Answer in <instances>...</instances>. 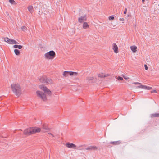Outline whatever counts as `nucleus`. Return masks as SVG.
<instances>
[{
    "instance_id": "f257e3e1",
    "label": "nucleus",
    "mask_w": 159,
    "mask_h": 159,
    "mask_svg": "<svg viewBox=\"0 0 159 159\" xmlns=\"http://www.w3.org/2000/svg\"><path fill=\"white\" fill-rule=\"evenodd\" d=\"M40 89L43 91L42 92L39 90H37L36 92V96L39 98L43 101L47 100V96H51L52 94V92L46 86L43 84H40L38 86Z\"/></svg>"
},
{
    "instance_id": "f03ea898",
    "label": "nucleus",
    "mask_w": 159,
    "mask_h": 159,
    "mask_svg": "<svg viewBox=\"0 0 159 159\" xmlns=\"http://www.w3.org/2000/svg\"><path fill=\"white\" fill-rule=\"evenodd\" d=\"M13 93L17 97L20 96L22 94V89L20 84L17 82L11 83L10 85Z\"/></svg>"
},
{
    "instance_id": "7ed1b4c3",
    "label": "nucleus",
    "mask_w": 159,
    "mask_h": 159,
    "mask_svg": "<svg viewBox=\"0 0 159 159\" xmlns=\"http://www.w3.org/2000/svg\"><path fill=\"white\" fill-rule=\"evenodd\" d=\"M56 57V53L53 50L50 51L44 55V57L45 59L49 60L53 59Z\"/></svg>"
},
{
    "instance_id": "20e7f679",
    "label": "nucleus",
    "mask_w": 159,
    "mask_h": 159,
    "mask_svg": "<svg viewBox=\"0 0 159 159\" xmlns=\"http://www.w3.org/2000/svg\"><path fill=\"white\" fill-rule=\"evenodd\" d=\"M4 41L8 43L11 44H16L18 43L16 40L12 39H9L7 37L4 38Z\"/></svg>"
},
{
    "instance_id": "39448f33",
    "label": "nucleus",
    "mask_w": 159,
    "mask_h": 159,
    "mask_svg": "<svg viewBox=\"0 0 159 159\" xmlns=\"http://www.w3.org/2000/svg\"><path fill=\"white\" fill-rule=\"evenodd\" d=\"M39 80L42 83H48V82H50L52 81V80L50 79L47 78L45 76L41 77L39 79Z\"/></svg>"
},
{
    "instance_id": "423d86ee",
    "label": "nucleus",
    "mask_w": 159,
    "mask_h": 159,
    "mask_svg": "<svg viewBox=\"0 0 159 159\" xmlns=\"http://www.w3.org/2000/svg\"><path fill=\"white\" fill-rule=\"evenodd\" d=\"M32 127L27 128L24 131V134L26 135H30L33 134Z\"/></svg>"
},
{
    "instance_id": "0eeeda50",
    "label": "nucleus",
    "mask_w": 159,
    "mask_h": 159,
    "mask_svg": "<svg viewBox=\"0 0 159 159\" xmlns=\"http://www.w3.org/2000/svg\"><path fill=\"white\" fill-rule=\"evenodd\" d=\"M65 145L66 147L70 148H73L74 149H76V146L72 143H66Z\"/></svg>"
},
{
    "instance_id": "6e6552de",
    "label": "nucleus",
    "mask_w": 159,
    "mask_h": 159,
    "mask_svg": "<svg viewBox=\"0 0 159 159\" xmlns=\"http://www.w3.org/2000/svg\"><path fill=\"white\" fill-rule=\"evenodd\" d=\"M112 49L115 53L117 54L119 52L118 47L116 43H114L112 44Z\"/></svg>"
},
{
    "instance_id": "1a4fd4ad",
    "label": "nucleus",
    "mask_w": 159,
    "mask_h": 159,
    "mask_svg": "<svg viewBox=\"0 0 159 159\" xmlns=\"http://www.w3.org/2000/svg\"><path fill=\"white\" fill-rule=\"evenodd\" d=\"M87 20L86 16L84 15L79 17L78 19V21L80 23H82L84 21H86Z\"/></svg>"
},
{
    "instance_id": "9d476101",
    "label": "nucleus",
    "mask_w": 159,
    "mask_h": 159,
    "mask_svg": "<svg viewBox=\"0 0 159 159\" xmlns=\"http://www.w3.org/2000/svg\"><path fill=\"white\" fill-rule=\"evenodd\" d=\"M42 129V131L43 132H47L49 130L50 128L48 127L47 125L46 124H44L43 125Z\"/></svg>"
},
{
    "instance_id": "9b49d317",
    "label": "nucleus",
    "mask_w": 159,
    "mask_h": 159,
    "mask_svg": "<svg viewBox=\"0 0 159 159\" xmlns=\"http://www.w3.org/2000/svg\"><path fill=\"white\" fill-rule=\"evenodd\" d=\"M33 134L37 133H39L41 131V129L38 127H32Z\"/></svg>"
},
{
    "instance_id": "f8f14e48",
    "label": "nucleus",
    "mask_w": 159,
    "mask_h": 159,
    "mask_svg": "<svg viewBox=\"0 0 159 159\" xmlns=\"http://www.w3.org/2000/svg\"><path fill=\"white\" fill-rule=\"evenodd\" d=\"M130 49L133 53H135L137 52V47L134 45H132L130 47Z\"/></svg>"
},
{
    "instance_id": "ddd939ff",
    "label": "nucleus",
    "mask_w": 159,
    "mask_h": 159,
    "mask_svg": "<svg viewBox=\"0 0 159 159\" xmlns=\"http://www.w3.org/2000/svg\"><path fill=\"white\" fill-rule=\"evenodd\" d=\"M68 76H76L78 75V73L72 71H68Z\"/></svg>"
},
{
    "instance_id": "4468645a",
    "label": "nucleus",
    "mask_w": 159,
    "mask_h": 159,
    "mask_svg": "<svg viewBox=\"0 0 159 159\" xmlns=\"http://www.w3.org/2000/svg\"><path fill=\"white\" fill-rule=\"evenodd\" d=\"M98 75L100 77H105L109 76L108 74H105L103 73H100L98 74Z\"/></svg>"
},
{
    "instance_id": "2eb2a0df",
    "label": "nucleus",
    "mask_w": 159,
    "mask_h": 159,
    "mask_svg": "<svg viewBox=\"0 0 159 159\" xmlns=\"http://www.w3.org/2000/svg\"><path fill=\"white\" fill-rule=\"evenodd\" d=\"M98 148L95 146H89L86 149L87 150H96Z\"/></svg>"
},
{
    "instance_id": "dca6fc26",
    "label": "nucleus",
    "mask_w": 159,
    "mask_h": 159,
    "mask_svg": "<svg viewBox=\"0 0 159 159\" xmlns=\"http://www.w3.org/2000/svg\"><path fill=\"white\" fill-rule=\"evenodd\" d=\"M89 25L87 22H84L83 25V28L84 29H86L89 28Z\"/></svg>"
},
{
    "instance_id": "f3484780",
    "label": "nucleus",
    "mask_w": 159,
    "mask_h": 159,
    "mask_svg": "<svg viewBox=\"0 0 159 159\" xmlns=\"http://www.w3.org/2000/svg\"><path fill=\"white\" fill-rule=\"evenodd\" d=\"M150 117L152 118L159 117V113H154L150 115Z\"/></svg>"
},
{
    "instance_id": "a211bd4d",
    "label": "nucleus",
    "mask_w": 159,
    "mask_h": 159,
    "mask_svg": "<svg viewBox=\"0 0 159 159\" xmlns=\"http://www.w3.org/2000/svg\"><path fill=\"white\" fill-rule=\"evenodd\" d=\"M33 7L32 6H29L28 7V11L31 13H32L33 12Z\"/></svg>"
},
{
    "instance_id": "6ab92c4d",
    "label": "nucleus",
    "mask_w": 159,
    "mask_h": 159,
    "mask_svg": "<svg viewBox=\"0 0 159 159\" xmlns=\"http://www.w3.org/2000/svg\"><path fill=\"white\" fill-rule=\"evenodd\" d=\"M152 88L150 86H147L145 85H143V89H146L150 90L152 89Z\"/></svg>"
},
{
    "instance_id": "aec40b11",
    "label": "nucleus",
    "mask_w": 159,
    "mask_h": 159,
    "mask_svg": "<svg viewBox=\"0 0 159 159\" xmlns=\"http://www.w3.org/2000/svg\"><path fill=\"white\" fill-rule=\"evenodd\" d=\"M14 48H18L19 49H21L22 48V46L20 45H15L13 46Z\"/></svg>"
},
{
    "instance_id": "412c9836",
    "label": "nucleus",
    "mask_w": 159,
    "mask_h": 159,
    "mask_svg": "<svg viewBox=\"0 0 159 159\" xmlns=\"http://www.w3.org/2000/svg\"><path fill=\"white\" fill-rule=\"evenodd\" d=\"M15 54L17 55H19L20 54V51L17 49H15L14 50Z\"/></svg>"
},
{
    "instance_id": "4be33fe9",
    "label": "nucleus",
    "mask_w": 159,
    "mask_h": 159,
    "mask_svg": "<svg viewBox=\"0 0 159 159\" xmlns=\"http://www.w3.org/2000/svg\"><path fill=\"white\" fill-rule=\"evenodd\" d=\"M68 71H65L62 74L63 76L65 77H66L68 76Z\"/></svg>"
},
{
    "instance_id": "5701e85b",
    "label": "nucleus",
    "mask_w": 159,
    "mask_h": 159,
    "mask_svg": "<svg viewBox=\"0 0 159 159\" xmlns=\"http://www.w3.org/2000/svg\"><path fill=\"white\" fill-rule=\"evenodd\" d=\"M93 79L94 78L93 76H89L87 78L86 80L89 81H90L93 80Z\"/></svg>"
},
{
    "instance_id": "b1692460",
    "label": "nucleus",
    "mask_w": 159,
    "mask_h": 159,
    "mask_svg": "<svg viewBox=\"0 0 159 159\" xmlns=\"http://www.w3.org/2000/svg\"><path fill=\"white\" fill-rule=\"evenodd\" d=\"M21 29L24 32H26L27 30V28L25 26H22L21 28Z\"/></svg>"
},
{
    "instance_id": "393cba45",
    "label": "nucleus",
    "mask_w": 159,
    "mask_h": 159,
    "mask_svg": "<svg viewBox=\"0 0 159 159\" xmlns=\"http://www.w3.org/2000/svg\"><path fill=\"white\" fill-rule=\"evenodd\" d=\"M9 2L11 4H16V3L14 0H9Z\"/></svg>"
},
{
    "instance_id": "a878e982",
    "label": "nucleus",
    "mask_w": 159,
    "mask_h": 159,
    "mask_svg": "<svg viewBox=\"0 0 159 159\" xmlns=\"http://www.w3.org/2000/svg\"><path fill=\"white\" fill-rule=\"evenodd\" d=\"M109 20H113L114 19V17L113 16H111L108 17Z\"/></svg>"
},
{
    "instance_id": "bb28decb",
    "label": "nucleus",
    "mask_w": 159,
    "mask_h": 159,
    "mask_svg": "<svg viewBox=\"0 0 159 159\" xmlns=\"http://www.w3.org/2000/svg\"><path fill=\"white\" fill-rule=\"evenodd\" d=\"M111 144H113L115 145L118 144L120 143L119 142H111Z\"/></svg>"
},
{
    "instance_id": "cd10ccee",
    "label": "nucleus",
    "mask_w": 159,
    "mask_h": 159,
    "mask_svg": "<svg viewBox=\"0 0 159 159\" xmlns=\"http://www.w3.org/2000/svg\"><path fill=\"white\" fill-rule=\"evenodd\" d=\"M123 77L124 79L125 80H127L129 79V77L127 75H123Z\"/></svg>"
},
{
    "instance_id": "c85d7f7f",
    "label": "nucleus",
    "mask_w": 159,
    "mask_h": 159,
    "mask_svg": "<svg viewBox=\"0 0 159 159\" xmlns=\"http://www.w3.org/2000/svg\"><path fill=\"white\" fill-rule=\"evenodd\" d=\"M119 20L120 21L122 22V23H124V21H125V19L124 18H120L119 19Z\"/></svg>"
},
{
    "instance_id": "c756f323",
    "label": "nucleus",
    "mask_w": 159,
    "mask_h": 159,
    "mask_svg": "<svg viewBox=\"0 0 159 159\" xmlns=\"http://www.w3.org/2000/svg\"><path fill=\"white\" fill-rule=\"evenodd\" d=\"M117 79L118 80H123V78L122 77H121L120 76H119L117 78Z\"/></svg>"
},
{
    "instance_id": "7c9ffc66",
    "label": "nucleus",
    "mask_w": 159,
    "mask_h": 159,
    "mask_svg": "<svg viewBox=\"0 0 159 159\" xmlns=\"http://www.w3.org/2000/svg\"><path fill=\"white\" fill-rule=\"evenodd\" d=\"M151 93H157V91L155 90H152V91H151Z\"/></svg>"
},
{
    "instance_id": "2f4dec72",
    "label": "nucleus",
    "mask_w": 159,
    "mask_h": 159,
    "mask_svg": "<svg viewBox=\"0 0 159 159\" xmlns=\"http://www.w3.org/2000/svg\"><path fill=\"white\" fill-rule=\"evenodd\" d=\"M133 84H141V83L138 82H134Z\"/></svg>"
},
{
    "instance_id": "473e14b6",
    "label": "nucleus",
    "mask_w": 159,
    "mask_h": 159,
    "mask_svg": "<svg viewBox=\"0 0 159 159\" xmlns=\"http://www.w3.org/2000/svg\"><path fill=\"white\" fill-rule=\"evenodd\" d=\"M143 85H140V86H138L136 88H137L143 89Z\"/></svg>"
},
{
    "instance_id": "72a5a7b5",
    "label": "nucleus",
    "mask_w": 159,
    "mask_h": 159,
    "mask_svg": "<svg viewBox=\"0 0 159 159\" xmlns=\"http://www.w3.org/2000/svg\"><path fill=\"white\" fill-rule=\"evenodd\" d=\"M144 66L145 69L146 70H148V67L147 65L146 64H145L144 65Z\"/></svg>"
},
{
    "instance_id": "f704fd0d",
    "label": "nucleus",
    "mask_w": 159,
    "mask_h": 159,
    "mask_svg": "<svg viewBox=\"0 0 159 159\" xmlns=\"http://www.w3.org/2000/svg\"><path fill=\"white\" fill-rule=\"evenodd\" d=\"M127 9L126 8H125V9L124 11V14H126V13H127Z\"/></svg>"
},
{
    "instance_id": "c9c22d12",
    "label": "nucleus",
    "mask_w": 159,
    "mask_h": 159,
    "mask_svg": "<svg viewBox=\"0 0 159 159\" xmlns=\"http://www.w3.org/2000/svg\"><path fill=\"white\" fill-rule=\"evenodd\" d=\"M48 134L51 135L52 137H54V136L52 133H48Z\"/></svg>"
},
{
    "instance_id": "e433bc0d",
    "label": "nucleus",
    "mask_w": 159,
    "mask_h": 159,
    "mask_svg": "<svg viewBox=\"0 0 159 159\" xmlns=\"http://www.w3.org/2000/svg\"><path fill=\"white\" fill-rule=\"evenodd\" d=\"M142 3H143L145 2V0H142Z\"/></svg>"
}]
</instances>
